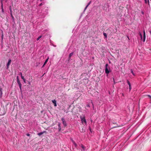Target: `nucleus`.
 Returning <instances> with one entry per match:
<instances>
[{"instance_id":"nucleus-17","label":"nucleus","mask_w":151,"mask_h":151,"mask_svg":"<svg viewBox=\"0 0 151 151\" xmlns=\"http://www.w3.org/2000/svg\"><path fill=\"white\" fill-rule=\"evenodd\" d=\"M139 35L140 36L141 39L142 40V35L140 32H139Z\"/></svg>"},{"instance_id":"nucleus-23","label":"nucleus","mask_w":151,"mask_h":151,"mask_svg":"<svg viewBox=\"0 0 151 151\" xmlns=\"http://www.w3.org/2000/svg\"><path fill=\"white\" fill-rule=\"evenodd\" d=\"M103 35L106 38L107 37V35L106 33H103Z\"/></svg>"},{"instance_id":"nucleus-30","label":"nucleus","mask_w":151,"mask_h":151,"mask_svg":"<svg viewBox=\"0 0 151 151\" xmlns=\"http://www.w3.org/2000/svg\"><path fill=\"white\" fill-rule=\"evenodd\" d=\"M88 6H87V5H86V7H85L84 9V11H85V10L87 8V7H88Z\"/></svg>"},{"instance_id":"nucleus-44","label":"nucleus","mask_w":151,"mask_h":151,"mask_svg":"<svg viewBox=\"0 0 151 151\" xmlns=\"http://www.w3.org/2000/svg\"><path fill=\"white\" fill-rule=\"evenodd\" d=\"M149 32H150V34L151 35V31H150Z\"/></svg>"},{"instance_id":"nucleus-6","label":"nucleus","mask_w":151,"mask_h":151,"mask_svg":"<svg viewBox=\"0 0 151 151\" xmlns=\"http://www.w3.org/2000/svg\"><path fill=\"white\" fill-rule=\"evenodd\" d=\"M146 38V36H145V32L144 29L143 30V42H145V41Z\"/></svg>"},{"instance_id":"nucleus-20","label":"nucleus","mask_w":151,"mask_h":151,"mask_svg":"<svg viewBox=\"0 0 151 151\" xmlns=\"http://www.w3.org/2000/svg\"><path fill=\"white\" fill-rule=\"evenodd\" d=\"M127 83L128 84L129 86H130L131 85L130 82L128 80H127Z\"/></svg>"},{"instance_id":"nucleus-12","label":"nucleus","mask_w":151,"mask_h":151,"mask_svg":"<svg viewBox=\"0 0 151 151\" xmlns=\"http://www.w3.org/2000/svg\"><path fill=\"white\" fill-rule=\"evenodd\" d=\"M9 9L10 12V14H11V13H12V11L11 6H10L9 7Z\"/></svg>"},{"instance_id":"nucleus-21","label":"nucleus","mask_w":151,"mask_h":151,"mask_svg":"<svg viewBox=\"0 0 151 151\" xmlns=\"http://www.w3.org/2000/svg\"><path fill=\"white\" fill-rule=\"evenodd\" d=\"M127 83L128 84L129 86H130L131 85L130 82L128 80H127Z\"/></svg>"},{"instance_id":"nucleus-42","label":"nucleus","mask_w":151,"mask_h":151,"mask_svg":"<svg viewBox=\"0 0 151 151\" xmlns=\"http://www.w3.org/2000/svg\"><path fill=\"white\" fill-rule=\"evenodd\" d=\"M87 106L88 107H90V105H89V104H88V105H87Z\"/></svg>"},{"instance_id":"nucleus-37","label":"nucleus","mask_w":151,"mask_h":151,"mask_svg":"<svg viewBox=\"0 0 151 151\" xmlns=\"http://www.w3.org/2000/svg\"><path fill=\"white\" fill-rule=\"evenodd\" d=\"M17 80H19V78H18V76H17Z\"/></svg>"},{"instance_id":"nucleus-43","label":"nucleus","mask_w":151,"mask_h":151,"mask_svg":"<svg viewBox=\"0 0 151 151\" xmlns=\"http://www.w3.org/2000/svg\"><path fill=\"white\" fill-rule=\"evenodd\" d=\"M147 2H148V4L149 5V0H147Z\"/></svg>"},{"instance_id":"nucleus-2","label":"nucleus","mask_w":151,"mask_h":151,"mask_svg":"<svg viewBox=\"0 0 151 151\" xmlns=\"http://www.w3.org/2000/svg\"><path fill=\"white\" fill-rule=\"evenodd\" d=\"M80 118L81 119V122L82 124H83V123H84L86 124H87V122L86 119H85V117L84 116H81L80 117Z\"/></svg>"},{"instance_id":"nucleus-19","label":"nucleus","mask_w":151,"mask_h":151,"mask_svg":"<svg viewBox=\"0 0 151 151\" xmlns=\"http://www.w3.org/2000/svg\"><path fill=\"white\" fill-rule=\"evenodd\" d=\"M131 73H132V75L134 76H135V74H134V73L133 72V70H132V69H131Z\"/></svg>"},{"instance_id":"nucleus-16","label":"nucleus","mask_w":151,"mask_h":151,"mask_svg":"<svg viewBox=\"0 0 151 151\" xmlns=\"http://www.w3.org/2000/svg\"><path fill=\"white\" fill-rule=\"evenodd\" d=\"M147 96L149 97V98H150V103L151 104V96L150 95H147Z\"/></svg>"},{"instance_id":"nucleus-4","label":"nucleus","mask_w":151,"mask_h":151,"mask_svg":"<svg viewBox=\"0 0 151 151\" xmlns=\"http://www.w3.org/2000/svg\"><path fill=\"white\" fill-rule=\"evenodd\" d=\"M11 59H9L8 60V61L7 62V63L6 64V69H8L9 68V66L10 65L11 63Z\"/></svg>"},{"instance_id":"nucleus-24","label":"nucleus","mask_w":151,"mask_h":151,"mask_svg":"<svg viewBox=\"0 0 151 151\" xmlns=\"http://www.w3.org/2000/svg\"><path fill=\"white\" fill-rule=\"evenodd\" d=\"M0 94H1V96H2V91L1 89V88L0 89Z\"/></svg>"},{"instance_id":"nucleus-36","label":"nucleus","mask_w":151,"mask_h":151,"mask_svg":"<svg viewBox=\"0 0 151 151\" xmlns=\"http://www.w3.org/2000/svg\"><path fill=\"white\" fill-rule=\"evenodd\" d=\"M19 75L21 76H22V73L21 72L19 73Z\"/></svg>"},{"instance_id":"nucleus-39","label":"nucleus","mask_w":151,"mask_h":151,"mask_svg":"<svg viewBox=\"0 0 151 151\" xmlns=\"http://www.w3.org/2000/svg\"><path fill=\"white\" fill-rule=\"evenodd\" d=\"M145 1V4H147V0H144Z\"/></svg>"},{"instance_id":"nucleus-11","label":"nucleus","mask_w":151,"mask_h":151,"mask_svg":"<svg viewBox=\"0 0 151 151\" xmlns=\"http://www.w3.org/2000/svg\"><path fill=\"white\" fill-rule=\"evenodd\" d=\"M81 147L82 148L81 150L85 151V147L83 145H81Z\"/></svg>"},{"instance_id":"nucleus-38","label":"nucleus","mask_w":151,"mask_h":151,"mask_svg":"<svg viewBox=\"0 0 151 151\" xmlns=\"http://www.w3.org/2000/svg\"><path fill=\"white\" fill-rule=\"evenodd\" d=\"M23 81H24V83H26V82H25L26 80H25V79H23Z\"/></svg>"},{"instance_id":"nucleus-3","label":"nucleus","mask_w":151,"mask_h":151,"mask_svg":"<svg viewBox=\"0 0 151 151\" xmlns=\"http://www.w3.org/2000/svg\"><path fill=\"white\" fill-rule=\"evenodd\" d=\"M61 121H62V122L63 124V126L65 127H66L67 126V124L66 122V121H65V119L63 118H62L61 119Z\"/></svg>"},{"instance_id":"nucleus-1","label":"nucleus","mask_w":151,"mask_h":151,"mask_svg":"<svg viewBox=\"0 0 151 151\" xmlns=\"http://www.w3.org/2000/svg\"><path fill=\"white\" fill-rule=\"evenodd\" d=\"M111 72V68L109 66L108 64L106 63L105 65V72L107 74V75Z\"/></svg>"},{"instance_id":"nucleus-32","label":"nucleus","mask_w":151,"mask_h":151,"mask_svg":"<svg viewBox=\"0 0 151 151\" xmlns=\"http://www.w3.org/2000/svg\"><path fill=\"white\" fill-rule=\"evenodd\" d=\"M21 78L22 79V80H23V79H25V78H24V77L23 76H21Z\"/></svg>"},{"instance_id":"nucleus-5","label":"nucleus","mask_w":151,"mask_h":151,"mask_svg":"<svg viewBox=\"0 0 151 151\" xmlns=\"http://www.w3.org/2000/svg\"><path fill=\"white\" fill-rule=\"evenodd\" d=\"M17 82L19 86V88L20 89V91L21 92H22V88H21V87H22V85L20 81L19 80H17Z\"/></svg>"},{"instance_id":"nucleus-27","label":"nucleus","mask_w":151,"mask_h":151,"mask_svg":"<svg viewBox=\"0 0 151 151\" xmlns=\"http://www.w3.org/2000/svg\"><path fill=\"white\" fill-rule=\"evenodd\" d=\"M58 127H61V126H60V123H58Z\"/></svg>"},{"instance_id":"nucleus-9","label":"nucleus","mask_w":151,"mask_h":151,"mask_svg":"<svg viewBox=\"0 0 151 151\" xmlns=\"http://www.w3.org/2000/svg\"><path fill=\"white\" fill-rule=\"evenodd\" d=\"M71 140L72 142L74 145L75 146V147H76L77 146L76 144V142H75V141L72 139H71Z\"/></svg>"},{"instance_id":"nucleus-41","label":"nucleus","mask_w":151,"mask_h":151,"mask_svg":"<svg viewBox=\"0 0 151 151\" xmlns=\"http://www.w3.org/2000/svg\"><path fill=\"white\" fill-rule=\"evenodd\" d=\"M141 13H142V14L143 15V14H144V12H143V11H142L141 12Z\"/></svg>"},{"instance_id":"nucleus-7","label":"nucleus","mask_w":151,"mask_h":151,"mask_svg":"<svg viewBox=\"0 0 151 151\" xmlns=\"http://www.w3.org/2000/svg\"><path fill=\"white\" fill-rule=\"evenodd\" d=\"M52 102L54 104V106H57V103H56V101L55 100H52Z\"/></svg>"},{"instance_id":"nucleus-29","label":"nucleus","mask_w":151,"mask_h":151,"mask_svg":"<svg viewBox=\"0 0 151 151\" xmlns=\"http://www.w3.org/2000/svg\"><path fill=\"white\" fill-rule=\"evenodd\" d=\"M113 81H114V84H115L116 83L115 81L114 78H113Z\"/></svg>"},{"instance_id":"nucleus-33","label":"nucleus","mask_w":151,"mask_h":151,"mask_svg":"<svg viewBox=\"0 0 151 151\" xmlns=\"http://www.w3.org/2000/svg\"><path fill=\"white\" fill-rule=\"evenodd\" d=\"M129 91H130L131 89V85L130 86H129Z\"/></svg>"},{"instance_id":"nucleus-15","label":"nucleus","mask_w":151,"mask_h":151,"mask_svg":"<svg viewBox=\"0 0 151 151\" xmlns=\"http://www.w3.org/2000/svg\"><path fill=\"white\" fill-rule=\"evenodd\" d=\"M11 14V17L12 19L14 21V17H13V16L12 15V13H11V14Z\"/></svg>"},{"instance_id":"nucleus-10","label":"nucleus","mask_w":151,"mask_h":151,"mask_svg":"<svg viewBox=\"0 0 151 151\" xmlns=\"http://www.w3.org/2000/svg\"><path fill=\"white\" fill-rule=\"evenodd\" d=\"M45 131H44L43 132H41L38 133V135L39 136H40L42 135L43 134L45 133Z\"/></svg>"},{"instance_id":"nucleus-14","label":"nucleus","mask_w":151,"mask_h":151,"mask_svg":"<svg viewBox=\"0 0 151 151\" xmlns=\"http://www.w3.org/2000/svg\"><path fill=\"white\" fill-rule=\"evenodd\" d=\"M42 37V36L40 35V36H39L37 39V40L38 41L40 38H41Z\"/></svg>"},{"instance_id":"nucleus-13","label":"nucleus","mask_w":151,"mask_h":151,"mask_svg":"<svg viewBox=\"0 0 151 151\" xmlns=\"http://www.w3.org/2000/svg\"><path fill=\"white\" fill-rule=\"evenodd\" d=\"M44 4V2H43L39 4L38 6H42V5H43Z\"/></svg>"},{"instance_id":"nucleus-34","label":"nucleus","mask_w":151,"mask_h":151,"mask_svg":"<svg viewBox=\"0 0 151 151\" xmlns=\"http://www.w3.org/2000/svg\"><path fill=\"white\" fill-rule=\"evenodd\" d=\"M1 12L2 13H4V11L3 9H1Z\"/></svg>"},{"instance_id":"nucleus-26","label":"nucleus","mask_w":151,"mask_h":151,"mask_svg":"<svg viewBox=\"0 0 151 151\" xmlns=\"http://www.w3.org/2000/svg\"><path fill=\"white\" fill-rule=\"evenodd\" d=\"M61 127H58V131L59 132H60V131H61Z\"/></svg>"},{"instance_id":"nucleus-25","label":"nucleus","mask_w":151,"mask_h":151,"mask_svg":"<svg viewBox=\"0 0 151 151\" xmlns=\"http://www.w3.org/2000/svg\"><path fill=\"white\" fill-rule=\"evenodd\" d=\"M1 41L2 42V41H3V37H4V35H3V34H2V35H1Z\"/></svg>"},{"instance_id":"nucleus-8","label":"nucleus","mask_w":151,"mask_h":151,"mask_svg":"<svg viewBox=\"0 0 151 151\" xmlns=\"http://www.w3.org/2000/svg\"><path fill=\"white\" fill-rule=\"evenodd\" d=\"M49 59V57H48L45 60V62L44 63V64L43 65V66H42V68H43L44 66L47 63V61H48Z\"/></svg>"},{"instance_id":"nucleus-31","label":"nucleus","mask_w":151,"mask_h":151,"mask_svg":"<svg viewBox=\"0 0 151 151\" xmlns=\"http://www.w3.org/2000/svg\"><path fill=\"white\" fill-rule=\"evenodd\" d=\"M42 1V0H38L37 1V3L38 4L39 2H41Z\"/></svg>"},{"instance_id":"nucleus-35","label":"nucleus","mask_w":151,"mask_h":151,"mask_svg":"<svg viewBox=\"0 0 151 151\" xmlns=\"http://www.w3.org/2000/svg\"><path fill=\"white\" fill-rule=\"evenodd\" d=\"M26 135L27 136H29L30 135V134L29 133H27V134Z\"/></svg>"},{"instance_id":"nucleus-40","label":"nucleus","mask_w":151,"mask_h":151,"mask_svg":"<svg viewBox=\"0 0 151 151\" xmlns=\"http://www.w3.org/2000/svg\"><path fill=\"white\" fill-rule=\"evenodd\" d=\"M28 84L29 85H31L30 83V82L29 81V82H28Z\"/></svg>"},{"instance_id":"nucleus-22","label":"nucleus","mask_w":151,"mask_h":151,"mask_svg":"<svg viewBox=\"0 0 151 151\" xmlns=\"http://www.w3.org/2000/svg\"><path fill=\"white\" fill-rule=\"evenodd\" d=\"M1 9H3V4L2 2V0H1Z\"/></svg>"},{"instance_id":"nucleus-28","label":"nucleus","mask_w":151,"mask_h":151,"mask_svg":"<svg viewBox=\"0 0 151 151\" xmlns=\"http://www.w3.org/2000/svg\"><path fill=\"white\" fill-rule=\"evenodd\" d=\"M91 1H90L88 4L87 5V6H88L91 3Z\"/></svg>"},{"instance_id":"nucleus-18","label":"nucleus","mask_w":151,"mask_h":151,"mask_svg":"<svg viewBox=\"0 0 151 151\" xmlns=\"http://www.w3.org/2000/svg\"><path fill=\"white\" fill-rule=\"evenodd\" d=\"M73 55V53L71 52L69 55V58H70Z\"/></svg>"}]
</instances>
